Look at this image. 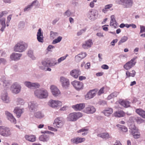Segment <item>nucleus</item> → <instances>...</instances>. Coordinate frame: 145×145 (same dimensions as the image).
<instances>
[{"mask_svg": "<svg viewBox=\"0 0 145 145\" xmlns=\"http://www.w3.org/2000/svg\"><path fill=\"white\" fill-rule=\"evenodd\" d=\"M118 94V93L117 92H114L109 95L107 97L108 100H110L111 99L115 97H116Z\"/></svg>", "mask_w": 145, "mask_h": 145, "instance_id": "40", "label": "nucleus"}, {"mask_svg": "<svg viewBox=\"0 0 145 145\" xmlns=\"http://www.w3.org/2000/svg\"><path fill=\"white\" fill-rule=\"evenodd\" d=\"M96 12L95 11L90 10L87 14L88 17L90 20H94L96 18Z\"/></svg>", "mask_w": 145, "mask_h": 145, "instance_id": "25", "label": "nucleus"}, {"mask_svg": "<svg viewBox=\"0 0 145 145\" xmlns=\"http://www.w3.org/2000/svg\"><path fill=\"white\" fill-rule=\"evenodd\" d=\"M71 14L72 13L70 10L68 9L65 12L63 15L64 16H67V17H69L71 16Z\"/></svg>", "mask_w": 145, "mask_h": 145, "instance_id": "51", "label": "nucleus"}, {"mask_svg": "<svg viewBox=\"0 0 145 145\" xmlns=\"http://www.w3.org/2000/svg\"><path fill=\"white\" fill-rule=\"evenodd\" d=\"M96 93L95 89H93L89 91L85 95V99L86 100L90 99L95 96Z\"/></svg>", "mask_w": 145, "mask_h": 145, "instance_id": "19", "label": "nucleus"}, {"mask_svg": "<svg viewBox=\"0 0 145 145\" xmlns=\"http://www.w3.org/2000/svg\"><path fill=\"white\" fill-rule=\"evenodd\" d=\"M135 120L138 123H141L143 121V120L140 117H137L135 118Z\"/></svg>", "mask_w": 145, "mask_h": 145, "instance_id": "59", "label": "nucleus"}, {"mask_svg": "<svg viewBox=\"0 0 145 145\" xmlns=\"http://www.w3.org/2000/svg\"><path fill=\"white\" fill-rule=\"evenodd\" d=\"M85 104L84 103L77 104L75 105H73L72 107L76 111L80 110L83 109L85 107Z\"/></svg>", "mask_w": 145, "mask_h": 145, "instance_id": "26", "label": "nucleus"}, {"mask_svg": "<svg viewBox=\"0 0 145 145\" xmlns=\"http://www.w3.org/2000/svg\"><path fill=\"white\" fill-rule=\"evenodd\" d=\"M49 139V136L45 134L40 135L39 137L40 140L44 142H47Z\"/></svg>", "mask_w": 145, "mask_h": 145, "instance_id": "31", "label": "nucleus"}, {"mask_svg": "<svg viewBox=\"0 0 145 145\" xmlns=\"http://www.w3.org/2000/svg\"><path fill=\"white\" fill-rule=\"evenodd\" d=\"M0 134L4 137H8L11 135L10 130L9 128L7 127L0 126Z\"/></svg>", "mask_w": 145, "mask_h": 145, "instance_id": "5", "label": "nucleus"}, {"mask_svg": "<svg viewBox=\"0 0 145 145\" xmlns=\"http://www.w3.org/2000/svg\"><path fill=\"white\" fill-rule=\"evenodd\" d=\"M24 84L28 88L33 89L38 88L40 86L39 84L37 82H30L25 81L24 82Z\"/></svg>", "mask_w": 145, "mask_h": 145, "instance_id": "7", "label": "nucleus"}, {"mask_svg": "<svg viewBox=\"0 0 145 145\" xmlns=\"http://www.w3.org/2000/svg\"><path fill=\"white\" fill-rule=\"evenodd\" d=\"M49 61H43L41 62V64L39 65V68L42 70H45L46 67L52 66Z\"/></svg>", "mask_w": 145, "mask_h": 145, "instance_id": "20", "label": "nucleus"}, {"mask_svg": "<svg viewBox=\"0 0 145 145\" xmlns=\"http://www.w3.org/2000/svg\"><path fill=\"white\" fill-rule=\"evenodd\" d=\"M14 113L16 114L17 118H20L21 116V114L23 112V109H20L19 107H16L14 110Z\"/></svg>", "mask_w": 145, "mask_h": 145, "instance_id": "27", "label": "nucleus"}, {"mask_svg": "<svg viewBox=\"0 0 145 145\" xmlns=\"http://www.w3.org/2000/svg\"><path fill=\"white\" fill-rule=\"evenodd\" d=\"M68 56V54H66L65 56L62 57H61L60 58H59L57 60V62H56L55 63L54 65H56L58 63H60L62 61H63Z\"/></svg>", "mask_w": 145, "mask_h": 145, "instance_id": "41", "label": "nucleus"}, {"mask_svg": "<svg viewBox=\"0 0 145 145\" xmlns=\"http://www.w3.org/2000/svg\"><path fill=\"white\" fill-rule=\"evenodd\" d=\"M32 7L33 6L35 7L36 8L39 6V2L37 0H35L33 1L31 4Z\"/></svg>", "mask_w": 145, "mask_h": 145, "instance_id": "46", "label": "nucleus"}, {"mask_svg": "<svg viewBox=\"0 0 145 145\" xmlns=\"http://www.w3.org/2000/svg\"><path fill=\"white\" fill-rule=\"evenodd\" d=\"M88 131V129H86L85 128H83L82 129L80 130H79L78 131V133H80L81 132H83L85 131Z\"/></svg>", "mask_w": 145, "mask_h": 145, "instance_id": "60", "label": "nucleus"}, {"mask_svg": "<svg viewBox=\"0 0 145 145\" xmlns=\"http://www.w3.org/2000/svg\"><path fill=\"white\" fill-rule=\"evenodd\" d=\"M71 83L75 89L77 90H79L82 89L83 86V84L82 82L76 80L71 82Z\"/></svg>", "mask_w": 145, "mask_h": 145, "instance_id": "15", "label": "nucleus"}, {"mask_svg": "<svg viewBox=\"0 0 145 145\" xmlns=\"http://www.w3.org/2000/svg\"><path fill=\"white\" fill-rule=\"evenodd\" d=\"M93 43L92 40L91 39L86 40L85 42L82 44V47L85 49H88L90 48L92 45Z\"/></svg>", "mask_w": 145, "mask_h": 145, "instance_id": "21", "label": "nucleus"}, {"mask_svg": "<svg viewBox=\"0 0 145 145\" xmlns=\"http://www.w3.org/2000/svg\"><path fill=\"white\" fill-rule=\"evenodd\" d=\"M123 5L126 8L131 7L133 5V0H120Z\"/></svg>", "mask_w": 145, "mask_h": 145, "instance_id": "16", "label": "nucleus"}, {"mask_svg": "<svg viewBox=\"0 0 145 145\" xmlns=\"http://www.w3.org/2000/svg\"><path fill=\"white\" fill-rule=\"evenodd\" d=\"M85 140V139L84 138H81L79 137L77 138H74L71 139V141L72 143L73 144L75 143L76 144L79 143H81L84 142Z\"/></svg>", "mask_w": 145, "mask_h": 145, "instance_id": "22", "label": "nucleus"}, {"mask_svg": "<svg viewBox=\"0 0 145 145\" xmlns=\"http://www.w3.org/2000/svg\"><path fill=\"white\" fill-rule=\"evenodd\" d=\"M137 58V57H134L129 61L127 62L123 66L125 70L128 71L133 67L135 65L136 63L135 59Z\"/></svg>", "mask_w": 145, "mask_h": 145, "instance_id": "6", "label": "nucleus"}, {"mask_svg": "<svg viewBox=\"0 0 145 145\" xmlns=\"http://www.w3.org/2000/svg\"><path fill=\"white\" fill-rule=\"evenodd\" d=\"M82 116V113L80 112H72L68 115L67 119L70 121H75Z\"/></svg>", "mask_w": 145, "mask_h": 145, "instance_id": "3", "label": "nucleus"}, {"mask_svg": "<svg viewBox=\"0 0 145 145\" xmlns=\"http://www.w3.org/2000/svg\"><path fill=\"white\" fill-rule=\"evenodd\" d=\"M99 103L100 105H104L106 104V102L105 101L101 100L99 102Z\"/></svg>", "mask_w": 145, "mask_h": 145, "instance_id": "63", "label": "nucleus"}, {"mask_svg": "<svg viewBox=\"0 0 145 145\" xmlns=\"http://www.w3.org/2000/svg\"><path fill=\"white\" fill-rule=\"evenodd\" d=\"M3 85L4 86L7 87L8 88L9 87V83L8 81L5 80L3 82Z\"/></svg>", "mask_w": 145, "mask_h": 145, "instance_id": "62", "label": "nucleus"}, {"mask_svg": "<svg viewBox=\"0 0 145 145\" xmlns=\"http://www.w3.org/2000/svg\"><path fill=\"white\" fill-rule=\"evenodd\" d=\"M22 55L21 54L13 53L11 55L10 57L12 60L17 61L20 59Z\"/></svg>", "mask_w": 145, "mask_h": 145, "instance_id": "24", "label": "nucleus"}, {"mask_svg": "<svg viewBox=\"0 0 145 145\" xmlns=\"http://www.w3.org/2000/svg\"><path fill=\"white\" fill-rule=\"evenodd\" d=\"M25 138L26 140L31 142L35 141L36 139L35 136L33 135H26L25 136Z\"/></svg>", "mask_w": 145, "mask_h": 145, "instance_id": "33", "label": "nucleus"}, {"mask_svg": "<svg viewBox=\"0 0 145 145\" xmlns=\"http://www.w3.org/2000/svg\"><path fill=\"white\" fill-rule=\"evenodd\" d=\"M34 116L35 118L40 119L43 118L44 116V114L40 111L35 112Z\"/></svg>", "mask_w": 145, "mask_h": 145, "instance_id": "35", "label": "nucleus"}, {"mask_svg": "<svg viewBox=\"0 0 145 145\" xmlns=\"http://www.w3.org/2000/svg\"><path fill=\"white\" fill-rule=\"evenodd\" d=\"M64 123L63 120L61 118H57L55 120L54 125L57 128L61 127L63 125Z\"/></svg>", "mask_w": 145, "mask_h": 145, "instance_id": "11", "label": "nucleus"}, {"mask_svg": "<svg viewBox=\"0 0 145 145\" xmlns=\"http://www.w3.org/2000/svg\"><path fill=\"white\" fill-rule=\"evenodd\" d=\"M86 30V28H84L83 29H82L79 31L77 33V36H79L82 34V33H84Z\"/></svg>", "mask_w": 145, "mask_h": 145, "instance_id": "47", "label": "nucleus"}, {"mask_svg": "<svg viewBox=\"0 0 145 145\" xmlns=\"http://www.w3.org/2000/svg\"><path fill=\"white\" fill-rule=\"evenodd\" d=\"M110 26H113L114 28H116L117 23L116 20L115 16L114 15H112L110 17Z\"/></svg>", "mask_w": 145, "mask_h": 145, "instance_id": "28", "label": "nucleus"}, {"mask_svg": "<svg viewBox=\"0 0 145 145\" xmlns=\"http://www.w3.org/2000/svg\"><path fill=\"white\" fill-rule=\"evenodd\" d=\"M32 8V6L31 4L29 5L27 7H25L24 10V11L25 12L29 10Z\"/></svg>", "mask_w": 145, "mask_h": 145, "instance_id": "53", "label": "nucleus"}, {"mask_svg": "<svg viewBox=\"0 0 145 145\" xmlns=\"http://www.w3.org/2000/svg\"><path fill=\"white\" fill-rule=\"evenodd\" d=\"M60 82L62 87L65 88H67L70 85L69 81L68 78L63 76L60 78Z\"/></svg>", "mask_w": 145, "mask_h": 145, "instance_id": "9", "label": "nucleus"}, {"mask_svg": "<svg viewBox=\"0 0 145 145\" xmlns=\"http://www.w3.org/2000/svg\"><path fill=\"white\" fill-rule=\"evenodd\" d=\"M78 55L81 57L82 59L84 58L87 56L86 53L84 52H81L80 54H78Z\"/></svg>", "mask_w": 145, "mask_h": 145, "instance_id": "54", "label": "nucleus"}, {"mask_svg": "<svg viewBox=\"0 0 145 145\" xmlns=\"http://www.w3.org/2000/svg\"><path fill=\"white\" fill-rule=\"evenodd\" d=\"M50 89L52 95L54 96L57 97L60 94V92L56 86L54 85L51 86Z\"/></svg>", "mask_w": 145, "mask_h": 145, "instance_id": "14", "label": "nucleus"}, {"mask_svg": "<svg viewBox=\"0 0 145 145\" xmlns=\"http://www.w3.org/2000/svg\"><path fill=\"white\" fill-rule=\"evenodd\" d=\"M28 108L31 112H34L37 110V105L34 101H30L28 103Z\"/></svg>", "mask_w": 145, "mask_h": 145, "instance_id": "10", "label": "nucleus"}, {"mask_svg": "<svg viewBox=\"0 0 145 145\" xmlns=\"http://www.w3.org/2000/svg\"><path fill=\"white\" fill-rule=\"evenodd\" d=\"M5 114L8 120L13 124H16V120L12 114L8 111H6L5 112Z\"/></svg>", "mask_w": 145, "mask_h": 145, "instance_id": "12", "label": "nucleus"}, {"mask_svg": "<svg viewBox=\"0 0 145 145\" xmlns=\"http://www.w3.org/2000/svg\"><path fill=\"white\" fill-rule=\"evenodd\" d=\"M140 33L145 32V27L142 25H140Z\"/></svg>", "mask_w": 145, "mask_h": 145, "instance_id": "58", "label": "nucleus"}, {"mask_svg": "<svg viewBox=\"0 0 145 145\" xmlns=\"http://www.w3.org/2000/svg\"><path fill=\"white\" fill-rule=\"evenodd\" d=\"M113 6L112 4L106 5L105 6L104 8L102 10V11L103 13H105L108 11V10L111 8Z\"/></svg>", "mask_w": 145, "mask_h": 145, "instance_id": "38", "label": "nucleus"}, {"mask_svg": "<svg viewBox=\"0 0 145 145\" xmlns=\"http://www.w3.org/2000/svg\"><path fill=\"white\" fill-rule=\"evenodd\" d=\"M48 106L52 108H56L59 106H61L62 103L61 102L58 100H50L48 103Z\"/></svg>", "mask_w": 145, "mask_h": 145, "instance_id": "8", "label": "nucleus"}, {"mask_svg": "<svg viewBox=\"0 0 145 145\" xmlns=\"http://www.w3.org/2000/svg\"><path fill=\"white\" fill-rule=\"evenodd\" d=\"M81 74V72L79 69H75L72 70L70 72V74L73 77L76 78Z\"/></svg>", "mask_w": 145, "mask_h": 145, "instance_id": "18", "label": "nucleus"}, {"mask_svg": "<svg viewBox=\"0 0 145 145\" xmlns=\"http://www.w3.org/2000/svg\"><path fill=\"white\" fill-rule=\"evenodd\" d=\"M16 103L17 105H23L24 103V101L22 99L20 98H18L17 99Z\"/></svg>", "mask_w": 145, "mask_h": 145, "instance_id": "43", "label": "nucleus"}, {"mask_svg": "<svg viewBox=\"0 0 145 145\" xmlns=\"http://www.w3.org/2000/svg\"><path fill=\"white\" fill-rule=\"evenodd\" d=\"M58 35L57 33L51 31L50 32V36L52 39H54L55 37Z\"/></svg>", "mask_w": 145, "mask_h": 145, "instance_id": "49", "label": "nucleus"}, {"mask_svg": "<svg viewBox=\"0 0 145 145\" xmlns=\"http://www.w3.org/2000/svg\"><path fill=\"white\" fill-rule=\"evenodd\" d=\"M129 128L131 129V133L132 135L138 133V130L133 123H132V124L131 125Z\"/></svg>", "mask_w": 145, "mask_h": 145, "instance_id": "32", "label": "nucleus"}, {"mask_svg": "<svg viewBox=\"0 0 145 145\" xmlns=\"http://www.w3.org/2000/svg\"><path fill=\"white\" fill-rule=\"evenodd\" d=\"M0 27H1L0 30L2 32L6 27L5 18H3L0 20Z\"/></svg>", "mask_w": 145, "mask_h": 145, "instance_id": "29", "label": "nucleus"}, {"mask_svg": "<svg viewBox=\"0 0 145 145\" xmlns=\"http://www.w3.org/2000/svg\"><path fill=\"white\" fill-rule=\"evenodd\" d=\"M62 39V38L61 37L59 36L57 39L53 40L52 43L54 44L59 42Z\"/></svg>", "mask_w": 145, "mask_h": 145, "instance_id": "45", "label": "nucleus"}, {"mask_svg": "<svg viewBox=\"0 0 145 145\" xmlns=\"http://www.w3.org/2000/svg\"><path fill=\"white\" fill-rule=\"evenodd\" d=\"M28 47L27 44L23 41H20L16 43L14 48L16 52H22L24 51Z\"/></svg>", "mask_w": 145, "mask_h": 145, "instance_id": "1", "label": "nucleus"}, {"mask_svg": "<svg viewBox=\"0 0 145 145\" xmlns=\"http://www.w3.org/2000/svg\"><path fill=\"white\" fill-rule=\"evenodd\" d=\"M7 12L6 11H3L0 13V18L2 17L3 16L7 14Z\"/></svg>", "mask_w": 145, "mask_h": 145, "instance_id": "64", "label": "nucleus"}, {"mask_svg": "<svg viewBox=\"0 0 145 145\" xmlns=\"http://www.w3.org/2000/svg\"><path fill=\"white\" fill-rule=\"evenodd\" d=\"M104 113L105 116H109L113 112V109L112 108H107L104 111Z\"/></svg>", "mask_w": 145, "mask_h": 145, "instance_id": "36", "label": "nucleus"}, {"mask_svg": "<svg viewBox=\"0 0 145 145\" xmlns=\"http://www.w3.org/2000/svg\"><path fill=\"white\" fill-rule=\"evenodd\" d=\"M28 56L33 60L35 59V57L34 56L33 54V52L31 50L29 51L28 53Z\"/></svg>", "mask_w": 145, "mask_h": 145, "instance_id": "50", "label": "nucleus"}, {"mask_svg": "<svg viewBox=\"0 0 145 145\" xmlns=\"http://www.w3.org/2000/svg\"><path fill=\"white\" fill-rule=\"evenodd\" d=\"M115 116L118 117H123L124 115V113L123 111L120 110L116 112L114 114Z\"/></svg>", "mask_w": 145, "mask_h": 145, "instance_id": "39", "label": "nucleus"}, {"mask_svg": "<svg viewBox=\"0 0 145 145\" xmlns=\"http://www.w3.org/2000/svg\"><path fill=\"white\" fill-rule=\"evenodd\" d=\"M119 102L121 105L124 107L127 108L130 106V104L131 103L128 101L122 100H120Z\"/></svg>", "mask_w": 145, "mask_h": 145, "instance_id": "30", "label": "nucleus"}, {"mask_svg": "<svg viewBox=\"0 0 145 145\" xmlns=\"http://www.w3.org/2000/svg\"><path fill=\"white\" fill-rule=\"evenodd\" d=\"M97 136L105 139H107L110 137L108 133H103L98 134Z\"/></svg>", "mask_w": 145, "mask_h": 145, "instance_id": "37", "label": "nucleus"}, {"mask_svg": "<svg viewBox=\"0 0 145 145\" xmlns=\"http://www.w3.org/2000/svg\"><path fill=\"white\" fill-rule=\"evenodd\" d=\"M96 111V109L93 106L88 105L84 109V112L88 114H93Z\"/></svg>", "mask_w": 145, "mask_h": 145, "instance_id": "13", "label": "nucleus"}, {"mask_svg": "<svg viewBox=\"0 0 145 145\" xmlns=\"http://www.w3.org/2000/svg\"><path fill=\"white\" fill-rule=\"evenodd\" d=\"M37 39L38 41L40 42L43 43L44 42L43 32L41 28H39L37 31Z\"/></svg>", "mask_w": 145, "mask_h": 145, "instance_id": "17", "label": "nucleus"}, {"mask_svg": "<svg viewBox=\"0 0 145 145\" xmlns=\"http://www.w3.org/2000/svg\"><path fill=\"white\" fill-rule=\"evenodd\" d=\"M97 1V0H93L89 4L90 7L91 8H93L94 6V3L96 2Z\"/></svg>", "mask_w": 145, "mask_h": 145, "instance_id": "57", "label": "nucleus"}, {"mask_svg": "<svg viewBox=\"0 0 145 145\" xmlns=\"http://www.w3.org/2000/svg\"><path fill=\"white\" fill-rule=\"evenodd\" d=\"M34 95L37 98L40 99H46L48 96V91L44 89H38L34 91Z\"/></svg>", "mask_w": 145, "mask_h": 145, "instance_id": "2", "label": "nucleus"}, {"mask_svg": "<svg viewBox=\"0 0 145 145\" xmlns=\"http://www.w3.org/2000/svg\"><path fill=\"white\" fill-rule=\"evenodd\" d=\"M1 98L3 102L5 103H8L10 102V98L7 93H2L1 96Z\"/></svg>", "mask_w": 145, "mask_h": 145, "instance_id": "23", "label": "nucleus"}, {"mask_svg": "<svg viewBox=\"0 0 145 145\" xmlns=\"http://www.w3.org/2000/svg\"><path fill=\"white\" fill-rule=\"evenodd\" d=\"M82 59L81 57L78 54L75 56V60L77 62H80Z\"/></svg>", "mask_w": 145, "mask_h": 145, "instance_id": "52", "label": "nucleus"}, {"mask_svg": "<svg viewBox=\"0 0 145 145\" xmlns=\"http://www.w3.org/2000/svg\"><path fill=\"white\" fill-rule=\"evenodd\" d=\"M134 138H140V134L138 132V133H136L134 135H133Z\"/></svg>", "mask_w": 145, "mask_h": 145, "instance_id": "56", "label": "nucleus"}, {"mask_svg": "<svg viewBox=\"0 0 145 145\" xmlns=\"http://www.w3.org/2000/svg\"><path fill=\"white\" fill-rule=\"evenodd\" d=\"M116 126L121 128L122 131L124 132H126L127 131V127L123 125H121L120 124H117Z\"/></svg>", "mask_w": 145, "mask_h": 145, "instance_id": "48", "label": "nucleus"}, {"mask_svg": "<svg viewBox=\"0 0 145 145\" xmlns=\"http://www.w3.org/2000/svg\"><path fill=\"white\" fill-rule=\"evenodd\" d=\"M101 68L104 69H109V67L106 65L104 64L101 66Z\"/></svg>", "mask_w": 145, "mask_h": 145, "instance_id": "61", "label": "nucleus"}, {"mask_svg": "<svg viewBox=\"0 0 145 145\" xmlns=\"http://www.w3.org/2000/svg\"><path fill=\"white\" fill-rule=\"evenodd\" d=\"M104 88H101L98 92L97 94L98 95H100L101 94L104 93Z\"/></svg>", "mask_w": 145, "mask_h": 145, "instance_id": "55", "label": "nucleus"}, {"mask_svg": "<svg viewBox=\"0 0 145 145\" xmlns=\"http://www.w3.org/2000/svg\"><path fill=\"white\" fill-rule=\"evenodd\" d=\"M22 87L20 84L16 82L13 83L10 87L11 92L14 94L19 93L21 91Z\"/></svg>", "mask_w": 145, "mask_h": 145, "instance_id": "4", "label": "nucleus"}, {"mask_svg": "<svg viewBox=\"0 0 145 145\" xmlns=\"http://www.w3.org/2000/svg\"><path fill=\"white\" fill-rule=\"evenodd\" d=\"M128 37L127 36L122 37L121 39L120 40L119 42L118 45H120L121 43L126 42L128 39Z\"/></svg>", "mask_w": 145, "mask_h": 145, "instance_id": "44", "label": "nucleus"}, {"mask_svg": "<svg viewBox=\"0 0 145 145\" xmlns=\"http://www.w3.org/2000/svg\"><path fill=\"white\" fill-rule=\"evenodd\" d=\"M25 23L24 21H20L19 23L18 27L19 29L22 30L25 27Z\"/></svg>", "mask_w": 145, "mask_h": 145, "instance_id": "42", "label": "nucleus"}, {"mask_svg": "<svg viewBox=\"0 0 145 145\" xmlns=\"http://www.w3.org/2000/svg\"><path fill=\"white\" fill-rule=\"evenodd\" d=\"M135 112L143 118H145V111L144 110L140 108H138L136 109Z\"/></svg>", "mask_w": 145, "mask_h": 145, "instance_id": "34", "label": "nucleus"}]
</instances>
